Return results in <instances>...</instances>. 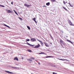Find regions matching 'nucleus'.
Here are the masks:
<instances>
[{
	"label": "nucleus",
	"mask_w": 74,
	"mask_h": 74,
	"mask_svg": "<svg viewBox=\"0 0 74 74\" xmlns=\"http://www.w3.org/2000/svg\"><path fill=\"white\" fill-rule=\"evenodd\" d=\"M24 5L25 6V7H30V6H32V5H27V4L25 3Z\"/></svg>",
	"instance_id": "f257e3e1"
},
{
	"label": "nucleus",
	"mask_w": 74,
	"mask_h": 74,
	"mask_svg": "<svg viewBox=\"0 0 74 74\" xmlns=\"http://www.w3.org/2000/svg\"><path fill=\"white\" fill-rule=\"evenodd\" d=\"M68 22L71 26H74V25L72 23H71V21L69 20Z\"/></svg>",
	"instance_id": "f03ea898"
},
{
	"label": "nucleus",
	"mask_w": 74,
	"mask_h": 74,
	"mask_svg": "<svg viewBox=\"0 0 74 74\" xmlns=\"http://www.w3.org/2000/svg\"><path fill=\"white\" fill-rule=\"evenodd\" d=\"M31 41H32V42H34V41H36V39L34 38H32L31 39Z\"/></svg>",
	"instance_id": "7ed1b4c3"
},
{
	"label": "nucleus",
	"mask_w": 74,
	"mask_h": 74,
	"mask_svg": "<svg viewBox=\"0 0 74 74\" xmlns=\"http://www.w3.org/2000/svg\"><path fill=\"white\" fill-rule=\"evenodd\" d=\"M44 44H45V46L47 47H49V45H48V43H47L44 42Z\"/></svg>",
	"instance_id": "20e7f679"
},
{
	"label": "nucleus",
	"mask_w": 74,
	"mask_h": 74,
	"mask_svg": "<svg viewBox=\"0 0 74 74\" xmlns=\"http://www.w3.org/2000/svg\"><path fill=\"white\" fill-rule=\"evenodd\" d=\"M5 73H8V74H13V73L11 72H10L8 71H5Z\"/></svg>",
	"instance_id": "39448f33"
},
{
	"label": "nucleus",
	"mask_w": 74,
	"mask_h": 74,
	"mask_svg": "<svg viewBox=\"0 0 74 74\" xmlns=\"http://www.w3.org/2000/svg\"><path fill=\"white\" fill-rule=\"evenodd\" d=\"M39 54L40 55L41 54H42L43 55H46V54L44 52H41V53H39Z\"/></svg>",
	"instance_id": "423d86ee"
},
{
	"label": "nucleus",
	"mask_w": 74,
	"mask_h": 74,
	"mask_svg": "<svg viewBox=\"0 0 74 74\" xmlns=\"http://www.w3.org/2000/svg\"><path fill=\"white\" fill-rule=\"evenodd\" d=\"M7 12H9V13H11L12 12L10 10H6Z\"/></svg>",
	"instance_id": "0eeeda50"
},
{
	"label": "nucleus",
	"mask_w": 74,
	"mask_h": 74,
	"mask_svg": "<svg viewBox=\"0 0 74 74\" xmlns=\"http://www.w3.org/2000/svg\"><path fill=\"white\" fill-rule=\"evenodd\" d=\"M27 45H29V46H31V47H34L33 45H30V44L29 43H27Z\"/></svg>",
	"instance_id": "6e6552de"
},
{
	"label": "nucleus",
	"mask_w": 74,
	"mask_h": 74,
	"mask_svg": "<svg viewBox=\"0 0 74 74\" xmlns=\"http://www.w3.org/2000/svg\"><path fill=\"white\" fill-rule=\"evenodd\" d=\"M67 41L68 42H70V43H71V44H73V42H71V41H70V40H67Z\"/></svg>",
	"instance_id": "1a4fd4ad"
},
{
	"label": "nucleus",
	"mask_w": 74,
	"mask_h": 74,
	"mask_svg": "<svg viewBox=\"0 0 74 74\" xmlns=\"http://www.w3.org/2000/svg\"><path fill=\"white\" fill-rule=\"evenodd\" d=\"M40 45L39 44H38L37 45H36L35 46V48H39V47H40Z\"/></svg>",
	"instance_id": "9d476101"
},
{
	"label": "nucleus",
	"mask_w": 74,
	"mask_h": 74,
	"mask_svg": "<svg viewBox=\"0 0 74 74\" xmlns=\"http://www.w3.org/2000/svg\"><path fill=\"white\" fill-rule=\"evenodd\" d=\"M3 25L5 26H6V27H8V28H10V27L9 26H8V25H7L5 24H4Z\"/></svg>",
	"instance_id": "9b49d317"
},
{
	"label": "nucleus",
	"mask_w": 74,
	"mask_h": 74,
	"mask_svg": "<svg viewBox=\"0 0 74 74\" xmlns=\"http://www.w3.org/2000/svg\"><path fill=\"white\" fill-rule=\"evenodd\" d=\"M14 60H16L17 61H18V58L16 57H15L14 59Z\"/></svg>",
	"instance_id": "f8f14e48"
},
{
	"label": "nucleus",
	"mask_w": 74,
	"mask_h": 74,
	"mask_svg": "<svg viewBox=\"0 0 74 74\" xmlns=\"http://www.w3.org/2000/svg\"><path fill=\"white\" fill-rule=\"evenodd\" d=\"M46 4L48 6H49V5H50V3L48 2L47 3H46Z\"/></svg>",
	"instance_id": "ddd939ff"
},
{
	"label": "nucleus",
	"mask_w": 74,
	"mask_h": 74,
	"mask_svg": "<svg viewBox=\"0 0 74 74\" xmlns=\"http://www.w3.org/2000/svg\"><path fill=\"white\" fill-rule=\"evenodd\" d=\"M33 21L35 22L36 23H37V21H36V18H33Z\"/></svg>",
	"instance_id": "4468645a"
},
{
	"label": "nucleus",
	"mask_w": 74,
	"mask_h": 74,
	"mask_svg": "<svg viewBox=\"0 0 74 74\" xmlns=\"http://www.w3.org/2000/svg\"><path fill=\"white\" fill-rule=\"evenodd\" d=\"M59 59V60H67L66 59Z\"/></svg>",
	"instance_id": "2eb2a0df"
},
{
	"label": "nucleus",
	"mask_w": 74,
	"mask_h": 74,
	"mask_svg": "<svg viewBox=\"0 0 74 74\" xmlns=\"http://www.w3.org/2000/svg\"><path fill=\"white\" fill-rule=\"evenodd\" d=\"M62 8H64V9L66 11H67V10L66 8L64 7V6H62Z\"/></svg>",
	"instance_id": "dca6fc26"
},
{
	"label": "nucleus",
	"mask_w": 74,
	"mask_h": 74,
	"mask_svg": "<svg viewBox=\"0 0 74 74\" xmlns=\"http://www.w3.org/2000/svg\"><path fill=\"white\" fill-rule=\"evenodd\" d=\"M27 27L29 30H30V27L29 26H27Z\"/></svg>",
	"instance_id": "f3484780"
},
{
	"label": "nucleus",
	"mask_w": 74,
	"mask_h": 74,
	"mask_svg": "<svg viewBox=\"0 0 74 74\" xmlns=\"http://www.w3.org/2000/svg\"><path fill=\"white\" fill-rule=\"evenodd\" d=\"M31 59H32V60H30V61H32V59H33V60H34V58H32Z\"/></svg>",
	"instance_id": "a211bd4d"
},
{
	"label": "nucleus",
	"mask_w": 74,
	"mask_h": 74,
	"mask_svg": "<svg viewBox=\"0 0 74 74\" xmlns=\"http://www.w3.org/2000/svg\"><path fill=\"white\" fill-rule=\"evenodd\" d=\"M60 43H63V41H62V40H60Z\"/></svg>",
	"instance_id": "6ab92c4d"
},
{
	"label": "nucleus",
	"mask_w": 74,
	"mask_h": 74,
	"mask_svg": "<svg viewBox=\"0 0 74 74\" xmlns=\"http://www.w3.org/2000/svg\"><path fill=\"white\" fill-rule=\"evenodd\" d=\"M46 58H52V56H46Z\"/></svg>",
	"instance_id": "aec40b11"
},
{
	"label": "nucleus",
	"mask_w": 74,
	"mask_h": 74,
	"mask_svg": "<svg viewBox=\"0 0 74 74\" xmlns=\"http://www.w3.org/2000/svg\"><path fill=\"white\" fill-rule=\"evenodd\" d=\"M27 51L28 52H32V51H31V50H29V49H28Z\"/></svg>",
	"instance_id": "412c9836"
},
{
	"label": "nucleus",
	"mask_w": 74,
	"mask_h": 74,
	"mask_svg": "<svg viewBox=\"0 0 74 74\" xmlns=\"http://www.w3.org/2000/svg\"><path fill=\"white\" fill-rule=\"evenodd\" d=\"M14 12L16 15H18V13H17V12H16V11H14Z\"/></svg>",
	"instance_id": "4be33fe9"
},
{
	"label": "nucleus",
	"mask_w": 74,
	"mask_h": 74,
	"mask_svg": "<svg viewBox=\"0 0 74 74\" xmlns=\"http://www.w3.org/2000/svg\"><path fill=\"white\" fill-rule=\"evenodd\" d=\"M26 41H30V39H27L26 40Z\"/></svg>",
	"instance_id": "5701e85b"
},
{
	"label": "nucleus",
	"mask_w": 74,
	"mask_h": 74,
	"mask_svg": "<svg viewBox=\"0 0 74 74\" xmlns=\"http://www.w3.org/2000/svg\"><path fill=\"white\" fill-rule=\"evenodd\" d=\"M51 1L52 2H54V1H56L55 0H51Z\"/></svg>",
	"instance_id": "b1692460"
},
{
	"label": "nucleus",
	"mask_w": 74,
	"mask_h": 74,
	"mask_svg": "<svg viewBox=\"0 0 74 74\" xmlns=\"http://www.w3.org/2000/svg\"><path fill=\"white\" fill-rule=\"evenodd\" d=\"M41 45H43V43L41 41L40 42Z\"/></svg>",
	"instance_id": "393cba45"
},
{
	"label": "nucleus",
	"mask_w": 74,
	"mask_h": 74,
	"mask_svg": "<svg viewBox=\"0 0 74 74\" xmlns=\"http://www.w3.org/2000/svg\"><path fill=\"white\" fill-rule=\"evenodd\" d=\"M13 69H19V68H16V67H13Z\"/></svg>",
	"instance_id": "a878e982"
},
{
	"label": "nucleus",
	"mask_w": 74,
	"mask_h": 74,
	"mask_svg": "<svg viewBox=\"0 0 74 74\" xmlns=\"http://www.w3.org/2000/svg\"><path fill=\"white\" fill-rule=\"evenodd\" d=\"M63 3H64V5H65V4H66L65 1H63Z\"/></svg>",
	"instance_id": "bb28decb"
},
{
	"label": "nucleus",
	"mask_w": 74,
	"mask_h": 74,
	"mask_svg": "<svg viewBox=\"0 0 74 74\" xmlns=\"http://www.w3.org/2000/svg\"><path fill=\"white\" fill-rule=\"evenodd\" d=\"M0 6L2 7H4V6L3 5H1Z\"/></svg>",
	"instance_id": "cd10ccee"
},
{
	"label": "nucleus",
	"mask_w": 74,
	"mask_h": 74,
	"mask_svg": "<svg viewBox=\"0 0 74 74\" xmlns=\"http://www.w3.org/2000/svg\"><path fill=\"white\" fill-rule=\"evenodd\" d=\"M19 18L20 20H22V18L19 17Z\"/></svg>",
	"instance_id": "c85d7f7f"
},
{
	"label": "nucleus",
	"mask_w": 74,
	"mask_h": 74,
	"mask_svg": "<svg viewBox=\"0 0 74 74\" xmlns=\"http://www.w3.org/2000/svg\"><path fill=\"white\" fill-rule=\"evenodd\" d=\"M53 74H57V73H55V72H53Z\"/></svg>",
	"instance_id": "c756f323"
},
{
	"label": "nucleus",
	"mask_w": 74,
	"mask_h": 74,
	"mask_svg": "<svg viewBox=\"0 0 74 74\" xmlns=\"http://www.w3.org/2000/svg\"><path fill=\"white\" fill-rule=\"evenodd\" d=\"M38 40L39 41V42H40L41 41L40 40Z\"/></svg>",
	"instance_id": "7c9ffc66"
},
{
	"label": "nucleus",
	"mask_w": 74,
	"mask_h": 74,
	"mask_svg": "<svg viewBox=\"0 0 74 74\" xmlns=\"http://www.w3.org/2000/svg\"><path fill=\"white\" fill-rule=\"evenodd\" d=\"M11 4H12V5H13V2L12 1L11 3Z\"/></svg>",
	"instance_id": "2f4dec72"
},
{
	"label": "nucleus",
	"mask_w": 74,
	"mask_h": 74,
	"mask_svg": "<svg viewBox=\"0 0 74 74\" xmlns=\"http://www.w3.org/2000/svg\"><path fill=\"white\" fill-rule=\"evenodd\" d=\"M69 4L70 5H71V4H70V3H69Z\"/></svg>",
	"instance_id": "473e14b6"
},
{
	"label": "nucleus",
	"mask_w": 74,
	"mask_h": 74,
	"mask_svg": "<svg viewBox=\"0 0 74 74\" xmlns=\"http://www.w3.org/2000/svg\"><path fill=\"white\" fill-rule=\"evenodd\" d=\"M70 5L71 7H73V6H71V5Z\"/></svg>",
	"instance_id": "72a5a7b5"
},
{
	"label": "nucleus",
	"mask_w": 74,
	"mask_h": 74,
	"mask_svg": "<svg viewBox=\"0 0 74 74\" xmlns=\"http://www.w3.org/2000/svg\"><path fill=\"white\" fill-rule=\"evenodd\" d=\"M13 11H14L15 12V10H13Z\"/></svg>",
	"instance_id": "f704fd0d"
},
{
	"label": "nucleus",
	"mask_w": 74,
	"mask_h": 74,
	"mask_svg": "<svg viewBox=\"0 0 74 74\" xmlns=\"http://www.w3.org/2000/svg\"><path fill=\"white\" fill-rule=\"evenodd\" d=\"M44 7H46V6H44Z\"/></svg>",
	"instance_id": "c9c22d12"
},
{
	"label": "nucleus",
	"mask_w": 74,
	"mask_h": 74,
	"mask_svg": "<svg viewBox=\"0 0 74 74\" xmlns=\"http://www.w3.org/2000/svg\"><path fill=\"white\" fill-rule=\"evenodd\" d=\"M40 64L39 63V64Z\"/></svg>",
	"instance_id": "e433bc0d"
},
{
	"label": "nucleus",
	"mask_w": 74,
	"mask_h": 74,
	"mask_svg": "<svg viewBox=\"0 0 74 74\" xmlns=\"http://www.w3.org/2000/svg\"><path fill=\"white\" fill-rule=\"evenodd\" d=\"M1 5H0V6H1Z\"/></svg>",
	"instance_id": "4c0bfd02"
}]
</instances>
